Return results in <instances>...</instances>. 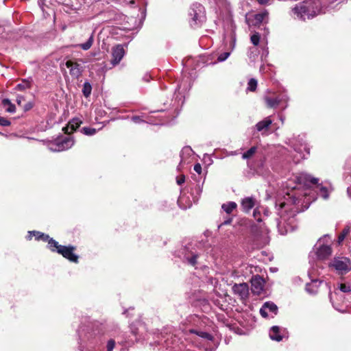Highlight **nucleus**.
<instances>
[{"label": "nucleus", "mask_w": 351, "mask_h": 351, "mask_svg": "<svg viewBox=\"0 0 351 351\" xmlns=\"http://www.w3.org/2000/svg\"><path fill=\"white\" fill-rule=\"evenodd\" d=\"M236 34L235 27L233 24L230 25V32L229 34L225 33L223 35V45L226 50L225 52L221 53L217 57V62H221L226 60L230 56L232 51L234 49L236 46Z\"/></svg>", "instance_id": "423d86ee"}, {"label": "nucleus", "mask_w": 351, "mask_h": 351, "mask_svg": "<svg viewBox=\"0 0 351 351\" xmlns=\"http://www.w3.org/2000/svg\"><path fill=\"white\" fill-rule=\"evenodd\" d=\"M185 182V176L182 175L176 178V182L178 185H181Z\"/></svg>", "instance_id": "09e8293b"}, {"label": "nucleus", "mask_w": 351, "mask_h": 351, "mask_svg": "<svg viewBox=\"0 0 351 351\" xmlns=\"http://www.w3.org/2000/svg\"><path fill=\"white\" fill-rule=\"evenodd\" d=\"M175 255L187 266L195 269H202L206 267V255L200 243L192 241L186 243L178 250Z\"/></svg>", "instance_id": "f03ea898"}, {"label": "nucleus", "mask_w": 351, "mask_h": 351, "mask_svg": "<svg viewBox=\"0 0 351 351\" xmlns=\"http://www.w3.org/2000/svg\"><path fill=\"white\" fill-rule=\"evenodd\" d=\"M145 80L148 82L149 81V79H147V77H145Z\"/></svg>", "instance_id": "e2e57ef3"}, {"label": "nucleus", "mask_w": 351, "mask_h": 351, "mask_svg": "<svg viewBox=\"0 0 351 351\" xmlns=\"http://www.w3.org/2000/svg\"><path fill=\"white\" fill-rule=\"evenodd\" d=\"M179 339L178 337L171 332H163L157 335V339L155 343L161 348H165L167 350L169 348H175L178 346Z\"/></svg>", "instance_id": "6e6552de"}, {"label": "nucleus", "mask_w": 351, "mask_h": 351, "mask_svg": "<svg viewBox=\"0 0 351 351\" xmlns=\"http://www.w3.org/2000/svg\"><path fill=\"white\" fill-rule=\"evenodd\" d=\"M280 120L282 121V122H283V121H284V119H283V118H282V117H280Z\"/></svg>", "instance_id": "0e129e2a"}, {"label": "nucleus", "mask_w": 351, "mask_h": 351, "mask_svg": "<svg viewBox=\"0 0 351 351\" xmlns=\"http://www.w3.org/2000/svg\"><path fill=\"white\" fill-rule=\"evenodd\" d=\"M232 291L241 299L247 298L249 294V287L246 283L234 284L232 287Z\"/></svg>", "instance_id": "412c9836"}, {"label": "nucleus", "mask_w": 351, "mask_h": 351, "mask_svg": "<svg viewBox=\"0 0 351 351\" xmlns=\"http://www.w3.org/2000/svg\"><path fill=\"white\" fill-rule=\"evenodd\" d=\"M268 16V13L267 12H263L258 14H256L254 16V25H258L261 24L265 18Z\"/></svg>", "instance_id": "cd10ccee"}, {"label": "nucleus", "mask_w": 351, "mask_h": 351, "mask_svg": "<svg viewBox=\"0 0 351 351\" xmlns=\"http://www.w3.org/2000/svg\"><path fill=\"white\" fill-rule=\"evenodd\" d=\"M82 92L83 93V95L88 98L91 95L92 92V85L88 81L84 82L82 87Z\"/></svg>", "instance_id": "7c9ffc66"}, {"label": "nucleus", "mask_w": 351, "mask_h": 351, "mask_svg": "<svg viewBox=\"0 0 351 351\" xmlns=\"http://www.w3.org/2000/svg\"><path fill=\"white\" fill-rule=\"evenodd\" d=\"M295 185L291 187L290 191L287 192L285 200L280 203L277 226L281 234H286L292 232L296 228V214L300 211L298 205L305 201L304 197L307 195L306 192L302 193L299 188L301 186L308 188L316 184L318 179L306 173H300L295 178Z\"/></svg>", "instance_id": "f257e3e1"}, {"label": "nucleus", "mask_w": 351, "mask_h": 351, "mask_svg": "<svg viewBox=\"0 0 351 351\" xmlns=\"http://www.w3.org/2000/svg\"><path fill=\"white\" fill-rule=\"evenodd\" d=\"M202 189L199 185H196L193 192L191 193V199L186 196L184 193H182L178 199L179 206L186 210L192 206L193 203H196L198 201L199 197L202 193Z\"/></svg>", "instance_id": "1a4fd4ad"}, {"label": "nucleus", "mask_w": 351, "mask_h": 351, "mask_svg": "<svg viewBox=\"0 0 351 351\" xmlns=\"http://www.w3.org/2000/svg\"><path fill=\"white\" fill-rule=\"evenodd\" d=\"M93 40H94V38H93V32L92 34L90 35V36L87 40V41L84 43H82V44L79 45V47L81 49H82L83 50L86 51L91 47V46L93 43Z\"/></svg>", "instance_id": "c9c22d12"}, {"label": "nucleus", "mask_w": 351, "mask_h": 351, "mask_svg": "<svg viewBox=\"0 0 351 351\" xmlns=\"http://www.w3.org/2000/svg\"><path fill=\"white\" fill-rule=\"evenodd\" d=\"M82 123V121L79 118H73L71 119L66 127H64L62 130L66 134H70L75 131Z\"/></svg>", "instance_id": "4be33fe9"}, {"label": "nucleus", "mask_w": 351, "mask_h": 351, "mask_svg": "<svg viewBox=\"0 0 351 351\" xmlns=\"http://www.w3.org/2000/svg\"><path fill=\"white\" fill-rule=\"evenodd\" d=\"M221 208L226 213L230 214L237 208V204L234 202H230L227 204H223Z\"/></svg>", "instance_id": "72a5a7b5"}, {"label": "nucleus", "mask_w": 351, "mask_h": 351, "mask_svg": "<svg viewBox=\"0 0 351 351\" xmlns=\"http://www.w3.org/2000/svg\"><path fill=\"white\" fill-rule=\"evenodd\" d=\"M321 281H319L318 280H313L311 282L306 283V291L310 294H315L317 293Z\"/></svg>", "instance_id": "a878e982"}, {"label": "nucleus", "mask_w": 351, "mask_h": 351, "mask_svg": "<svg viewBox=\"0 0 351 351\" xmlns=\"http://www.w3.org/2000/svg\"><path fill=\"white\" fill-rule=\"evenodd\" d=\"M338 0H326L327 3H330L333 2V6H335V9L337 8L338 3H336Z\"/></svg>", "instance_id": "6e6d98bb"}, {"label": "nucleus", "mask_w": 351, "mask_h": 351, "mask_svg": "<svg viewBox=\"0 0 351 351\" xmlns=\"http://www.w3.org/2000/svg\"><path fill=\"white\" fill-rule=\"evenodd\" d=\"M193 154V150L189 146H186L182 148L180 152V158L181 161L180 163H185L186 160L188 157L191 156Z\"/></svg>", "instance_id": "bb28decb"}, {"label": "nucleus", "mask_w": 351, "mask_h": 351, "mask_svg": "<svg viewBox=\"0 0 351 351\" xmlns=\"http://www.w3.org/2000/svg\"><path fill=\"white\" fill-rule=\"evenodd\" d=\"M49 250L52 252H57L70 262L77 263L79 256L74 253L75 247L71 245H62L55 239L49 241Z\"/></svg>", "instance_id": "20e7f679"}, {"label": "nucleus", "mask_w": 351, "mask_h": 351, "mask_svg": "<svg viewBox=\"0 0 351 351\" xmlns=\"http://www.w3.org/2000/svg\"><path fill=\"white\" fill-rule=\"evenodd\" d=\"M260 4L265 5L268 2V0H256Z\"/></svg>", "instance_id": "13d9d810"}, {"label": "nucleus", "mask_w": 351, "mask_h": 351, "mask_svg": "<svg viewBox=\"0 0 351 351\" xmlns=\"http://www.w3.org/2000/svg\"><path fill=\"white\" fill-rule=\"evenodd\" d=\"M32 107H33V104H32V102H28V103H27V104L24 106V107H23V108H24V111H25V112H26V111H28V110H29L30 109H32Z\"/></svg>", "instance_id": "864d4df0"}, {"label": "nucleus", "mask_w": 351, "mask_h": 351, "mask_svg": "<svg viewBox=\"0 0 351 351\" xmlns=\"http://www.w3.org/2000/svg\"><path fill=\"white\" fill-rule=\"evenodd\" d=\"M190 332L191 333H195L197 336H199V337H202L203 339H208V340H212L213 339V336L210 334H209V333H208L206 332L192 329V330H190Z\"/></svg>", "instance_id": "f704fd0d"}, {"label": "nucleus", "mask_w": 351, "mask_h": 351, "mask_svg": "<svg viewBox=\"0 0 351 351\" xmlns=\"http://www.w3.org/2000/svg\"><path fill=\"white\" fill-rule=\"evenodd\" d=\"M60 147L62 151L67 150L72 147L74 145L75 141L72 136H66L64 138H58L56 140Z\"/></svg>", "instance_id": "b1692460"}, {"label": "nucleus", "mask_w": 351, "mask_h": 351, "mask_svg": "<svg viewBox=\"0 0 351 351\" xmlns=\"http://www.w3.org/2000/svg\"><path fill=\"white\" fill-rule=\"evenodd\" d=\"M265 158L261 157L254 162H248L247 166L256 171L257 173L262 175L264 178H268L269 171L265 169Z\"/></svg>", "instance_id": "f8f14e48"}, {"label": "nucleus", "mask_w": 351, "mask_h": 351, "mask_svg": "<svg viewBox=\"0 0 351 351\" xmlns=\"http://www.w3.org/2000/svg\"><path fill=\"white\" fill-rule=\"evenodd\" d=\"M32 82L33 80L31 77L25 79L22 81L21 84H19L16 86V89L19 90H24L26 88H29L31 87Z\"/></svg>", "instance_id": "c756f323"}, {"label": "nucleus", "mask_w": 351, "mask_h": 351, "mask_svg": "<svg viewBox=\"0 0 351 351\" xmlns=\"http://www.w3.org/2000/svg\"><path fill=\"white\" fill-rule=\"evenodd\" d=\"M256 205V199L252 197H247L242 199L241 207L245 213H249Z\"/></svg>", "instance_id": "393cba45"}, {"label": "nucleus", "mask_w": 351, "mask_h": 351, "mask_svg": "<svg viewBox=\"0 0 351 351\" xmlns=\"http://www.w3.org/2000/svg\"><path fill=\"white\" fill-rule=\"evenodd\" d=\"M330 266L334 267L339 274H345L351 270V261L346 257H335Z\"/></svg>", "instance_id": "9b49d317"}, {"label": "nucleus", "mask_w": 351, "mask_h": 351, "mask_svg": "<svg viewBox=\"0 0 351 351\" xmlns=\"http://www.w3.org/2000/svg\"><path fill=\"white\" fill-rule=\"evenodd\" d=\"M81 132L86 136H93L96 134L97 130L93 128L84 127L81 129Z\"/></svg>", "instance_id": "a19ab883"}, {"label": "nucleus", "mask_w": 351, "mask_h": 351, "mask_svg": "<svg viewBox=\"0 0 351 351\" xmlns=\"http://www.w3.org/2000/svg\"><path fill=\"white\" fill-rule=\"evenodd\" d=\"M250 41L254 46H258L261 41V34L254 32L250 36Z\"/></svg>", "instance_id": "ea45409f"}, {"label": "nucleus", "mask_w": 351, "mask_h": 351, "mask_svg": "<svg viewBox=\"0 0 351 351\" xmlns=\"http://www.w3.org/2000/svg\"><path fill=\"white\" fill-rule=\"evenodd\" d=\"M265 100L268 107L271 108H276L280 104L285 103L287 106L289 100V97L287 94V90L282 89L279 91L277 95H275L274 97H266Z\"/></svg>", "instance_id": "9d476101"}, {"label": "nucleus", "mask_w": 351, "mask_h": 351, "mask_svg": "<svg viewBox=\"0 0 351 351\" xmlns=\"http://www.w3.org/2000/svg\"><path fill=\"white\" fill-rule=\"evenodd\" d=\"M182 84L178 85L176 90H180L182 88Z\"/></svg>", "instance_id": "052dcab7"}, {"label": "nucleus", "mask_w": 351, "mask_h": 351, "mask_svg": "<svg viewBox=\"0 0 351 351\" xmlns=\"http://www.w3.org/2000/svg\"><path fill=\"white\" fill-rule=\"evenodd\" d=\"M269 69V65L262 64L260 67V72L262 73H265L268 71Z\"/></svg>", "instance_id": "3c124183"}, {"label": "nucleus", "mask_w": 351, "mask_h": 351, "mask_svg": "<svg viewBox=\"0 0 351 351\" xmlns=\"http://www.w3.org/2000/svg\"><path fill=\"white\" fill-rule=\"evenodd\" d=\"M286 331L278 326H274L270 328L269 337L276 341H280L285 337Z\"/></svg>", "instance_id": "aec40b11"}, {"label": "nucleus", "mask_w": 351, "mask_h": 351, "mask_svg": "<svg viewBox=\"0 0 351 351\" xmlns=\"http://www.w3.org/2000/svg\"><path fill=\"white\" fill-rule=\"evenodd\" d=\"M145 80L148 82L149 81V79H147V77H145Z\"/></svg>", "instance_id": "680f3d73"}, {"label": "nucleus", "mask_w": 351, "mask_h": 351, "mask_svg": "<svg viewBox=\"0 0 351 351\" xmlns=\"http://www.w3.org/2000/svg\"><path fill=\"white\" fill-rule=\"evenodd\" d=\"M317 258L319 260L328 258L332 254V249L330 245H324L319 239L314 247Z\"/></svg>", "instance_id": "ddd939ff"}, {"label": "nucleus", "mask_w": 351, "mask_h": 351, "mask_svg": "<svg viewBox=\"0 0 351 351\" xmlns=\"http://www.w3.org/2000/svg\"><path fill=\"white\" fill-rule=\"evenodd\" d=\"M258 82L254 78H251L247 83V90L254 92L257 88Z\"/></svg>", "instance_id": "58836bf2"}, {"label": "nucleus", "mask_w": 351, "mask_h": 351, "mask_svg": "<svg viewBox=\"0 0 351 351\" xmlns=\"http://www.w3.org/2000/svg\"><path fill=\"white\" fill-rule=\"evenodd\" d=\"M35 237V239L36 241H43L47 242V248L49 249V241L51 239H53V238H51L48 234H45L43 232L36 231V230H32L27 232V235L26 236L27 240H31L32 239V237Z\"/></svg>", "instance_id": "6ab92c4d"}, {"label": "nucleus", "mask_w": 351, "mask_h": 351, "mask_svg": "<svg viewBox=\"0 0 351 351\" xmlns=\"http://www.w3.org/2000/svg\"><path fill=\"white\" fill-rule=\"evenodd\" d=\"M329 298H330V302L332 303V306L338 311L341 312V313H345L346 311L345 310H341L340 308H339L337 306H336V305L332 302V294L331 293H329Z\"/></svg>", "instance_id": "603ef678"}, {"label": "nucleus", "mask_w": 351, "mask_h": 351, "mask_svg": "<svg viewBox=\"0 0 351 351\" xmlns=\"http://www.w3.org/2000/svg\"><path fill=\"white\" fill-rule=\"evenodd\" d=\"M189 24L193 28L201 27L206 20L204 7L199 3L191 4L189 10Z\"/></svg>", "instance_id": "39448f33"}, {"label": "nucleus", "mask_w": 351, "mask_h": 351, "mask_svg": "<svg viewBox=\"0 0 351 351\" xmlns=\"http://www.w3.org/2000/svg\"><path fill=\"white\" fill-rule=\"evenodd\" d=\"M251 284L252 292L259 295L263 290L265 280L261 276L256 275L252 277Z\"/></svg>", "instance_id": "a211bd4d"}, {"label": "nucleus", "mask_w": 351, "mask_h": 351, "mask_svg": "<svg viewBox=\"0 0 351 351\" xmlns=\"http://www.w3.org/2000/svg\"><path fill=\"white\" fill-rule=\"evenodd\" d=\"M332 9H335L333 2L327 3L326 0H304L297 3L291 12L295 18L305 21Z\"/></svg>", "instance_id": "7ed1b4c3"}, {"label": "nucleus", "mask_w": 351, "mask_h": 351, "mask_svg": "<svg viewBox=\"0 0 351 351\" xmlns=\"http://www.w3.org/2000/svg\"><path fill=\"white\" fill-rule=\"evenodd\" d=\"M143 330H144V326L143 324H140V328H135V326L134 325H132L131 326V332H132V335L134 337V339H131L127 341L126 343L128 344V345H132L134 342H138L141 339H142V337H141V335H140V332H141V331Z\"/></svg>", "instance_id": "5701e85b"}, {"label": "nucleus", "mask_w": 351, "mask_h": 351, "mask_svg": "<svg viewBox=\"0 0 351 351\" xmlns=\"http://www.w3.org/2000/svg\"><path fill=\"white\" fill-rule=\"evenodd\" d=\"M278 306L272 302H265L260 309V313L262 317H274V315H277Z\"/></svg>", "instance_id": "2eb2a0df"}, {"label": "nucleus", "mask_w": 351, "mask_h": 351, "mask_svg": "<svg viewBox=\"0 0 351 351\" xmlns=\"http://www.w3.org/2000/svg\"><path fill=\"white\" fill-rule=\"evenodd\" d=\"M261 216V210H259V208H256L254 210V212H253V217L257 221H261L262 219L260 217Z\"/></svg>", "instance_id": "c03bdc74"}, {"label": "nucleus", "mask_w": 351, "mask_h": 351, "mask_svg": "<svg viewBox=\"0 0 351 351\" xmlns=\"http://www.w3.org/2000/svg\"><path fill=\"white\" fill-rule=\"evenodd\" d=\"M23 101H24V97L21 95H18L16 97V103L19 105H21Z\"/></svg>", "instance_id": "5fc2aeb1"}, {"label": "nucleus", "mask_w": 351, "mask_h": 351, "mask_svg": "<svg viewBox=\"0 0 351 351\" xmlns=\"http://www.w3.org/2000/svg\"><path fill=\"white\" fill-rule=\"evenodd\" d=\"M48 149L53 152H62L61 148L60 147V145H58L57 141L56 140L54 142H51L47 145Z\"/></svg>", "instance_id": "4c0bfd02"}, {"label": "nucleus", "mask_w": 351, "mask_h": 351, "mask_svg": "<svg viewBox=\"0 0 351 351\" xmlns=\"http://www.w3.org/2000/svg\"><path fill=\"white\" fill-rule=\"evenodd\" d=\"M351 231V226L347 225L342 232L340 233V234L338 237V243L341 244L343 240L345 239L346 237L350 232Z\"/></svg>", "instance_id": "473e14b6"}, {"label": "nucleus", "mask_w": 351, "mask_h": 351, "mask_svg": "<svg viewBox=\"0 0 351 351\" xmlns=\"http://www.w3.org/2000/svg\"><path fill=\"white\" fill-rule=\"evenodd\" d=\"M194 171L198 174H201L202 173V166L199 163H197L194 165L193 167Z\"/></svg>", "instance_id": "8fccbe9b"}, {"label": "nucleus", "mask_w": 351, "mask_h": 351, "mask_svg": "<svg viewBox=\"0 0 351 351\" xmlns=\"http://www.w3.org/2000/svg\"><path fill=\"white\" fill-rule=\"evenodd\" d=\"M231 221H232V220H231V219H228V220L224 221L223 223H221L219 226V228H221L222 226H223V225H227V224L230 223Z\"/></svg>", "instance_id": "4d7b16f0"}, {"label": "nucleus", "mask_w": 351, "mask_h": 351, "mask_svg": "<svg viewBox=\"0 0 351 351\" xmlns=\"http://www.w3.org/2000/svg\"><path fill=\"white\" fill-rule=\"evenodd\" d=\"M11 124L10 121L7 119L0 117V125L1 126H8Z\"/></svg>", "instance_id": "49530a36"}, {"label": "nucleus", "mask_w": 351, "mask_h": 351, "mask_svg": "<svg viewBox=\"0 0 351 351\" xmlns=\"http://www.w3.org/2000/svg\"><path fill=\"white\" fill-rule=\"evenodd\" d=\"M347 193H348L349 197L351 198V188H350V187L348 188Z\"/></svg>", "instance_id": "bf43d9fd"}, {"label": "nucleus", "mask_w": 351, "mask_h": 351, "mask_svg": "<svg viewBox=\"0 0 351 351\" xmlns=\"http://www.w3.org/2000/svg\"><path fill=\"white\" fill-rule=\"evenodd\" d=\"M273 120L271 117H267L263 120L258 121L253 128V130L262 135H267L269 132Z\"/></svg>", "instance_id": "4468645a"}, {"label": "nucleus", "mask_w": 351, "mask_h": 351, "mask_svg": "<svg viewBox=\"0 0 351 351\" xmlns=\"http://www.w3.org/2000/svg\"><path fill=\"white\" fill-rule=\"evenodd\" d=\"M131 119L135 123H141L145 122L143 119H141L140 116H133Z\"/></svg>", "instance_id": "de8ad7c7"}, {"label": "nucleus", "mask_w": 351, "mask_h": 351, "mask_svg": "<svg viewBox=\"0 0 351 351\" xmlns=\"http://www.w3.org/2000/svg\"><path fill=\"white\" fill-rule=\"evenodd\" d=\"M125 55V50L121 45H117L112 49L111 64L112 66L117 65Z\"/></svg>", "instance_id": "dca6fc26"}, {"label": "nucleus", "mask_w": 351, "mask_h": 351, "mask_svg": "<svg viewBox=\"0 0 351 351\" xmlns=\"http://www.w3.org/2000/svg\"><path fill=\"white\" fill-rule=\"evenodd\" d=\"M319 195L324 199H327L329 197V192L326 186H321L319 190Z\"/></svg>", "instance_id": "79ce46f5"}, {"label": "nucleus", "mask_w": 351, "mask_h": 351, "mask_svg": "<svg viewBox=\"0 0 351 351\" xmlns=\"http://www.w3.org/2000/svg\"><path fill=\"white\" fill-rule=\"evenodd\" d=\"M2 105L6 108L5 110L10 113H14L16 112L15 106L11 103L9 99H3L2 101Z\"/></svg>", "instance_id": "c85d7f7f"}, {"label": "nucleus", "mask_w": 351, "mask_h": 351, "mask_svg": "<svg viewBox=\"0 0 351 351\" xmlns=\"http://www.w3.org/2000/svg\"><path fill=\"white\" fill-rule=\"evenodd\" d=\"M257 147L256 146H252L247 151L245 152L242 154V158L244 160H249L252 158V156L256 153Z\"/></svg>", "instance_id": "2f4dec72"}, {"label": "nucleus", "mask_w": 351, "mask_h": 351, "mask_svg": "<svg viewBox=\"0 0 351 351\" xmlns=\"http://www.w3.org/2000/svg\"><path fill=\"white\" fill-rule=\"evenodd\" d=\"M304 138V135H299L298 137L288 139L287 142L300 154V158L302 159H304L306 154L308 155L310 153V149L307 146Z\"/></svg>", "instance_id": "0eeeda50"}, {"label": "nucleus", "mask_w": 351, "mask_h": 351, "mask_svg": "<svg viewBox=\"0 0 351 351\" xmlns=\"http://www.w3.org/2000/svg\"><path fill=\"white\" fill-rule=\"evenodd\" d=\"M115 346V341L114 339H110L107 342L106 349L107 351H112Z\"/></svg>", "instance_id": "37998d69"}, {"label": "nucleus", "mask_w": 351, "mask_h": 351, "mask_svg": "<svg viewBox=\"0 0 351 351\" xmlns=\"http://www.w3.org/2000/svg\"><path fill=\"white\" fill-rule=\"evenodd\" d=\"M65 65L69 69V73L73 77L77 79L81 76L82 66L80 64L72 60H67Z\"/></svg>", "instance_id": "f3484780"}, {"label": "nucleus", "mask_w": 351, "mask_h": 351, "mask_svg": "<svg viewBox=\"0 0 351 351\" xmlns=\"http://www.w3.org/2000/svg\"><path fill=\"white\" fill-rule=\"evenodd\" d=\"M340 290L344 293H348L351 291V285L346 284L340 285Z\"/></svg>", "instance_id": "a18cd8bd"}, {"label": "nucleus", "mask_w": 351, "mask_h": 351, "mask_svg": "<svg viewBox=\"0 0 351 351\" xmlns=\"http://www.w3.org/2000/svg\"><path fill=\"white\" fill-rule=\"evenodd\" d=\"M269 33V29L267 28H265V37L267 36V35H268ZM269 54V49H268V47H267V38H265V45L262 47V54H261V56L262 57H267Z\"/></svg>", "instance_id": "e433bc0d"}]
</instances>
